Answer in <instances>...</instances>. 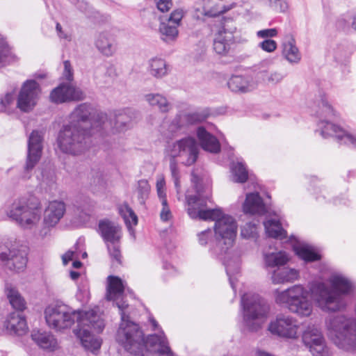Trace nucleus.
Wrapping results in <instances>:
<instances>
[{"label":"nucleus","mask_w":356,"mask_h":356,"mask_svg":"<svg viewBox=\"0 0 356 356\" xmlns=\"http://www.w3.org/2000/svg\"><path fill=\"white\" fill-rule=\"evenodd\" d=\"M31 337L37 346L44 350L54 351L58 348L57 339L49 332L33 330Z\"/></svg>","instance_id":"cd10ccee"},{"label":"nucleus","mask_w":356,"mask_h":356,"mask_svg":"<svg viewBox=\"0 0 356 356\" xmlns=\"http://www.w3.org/2000/svg\"><path fill=\"white\" fill-rule=\"evenodd\" d=\"M7 298L12 307L18 311H22L26 307V302L19 291L11 286H7L6 288Z\"/></svg>","instance_id":"4c0bfd02"},{"label":"nucleus","mask_w":356,"mask_h":356,"mask_svg":"<svg viewBox=\"0 0 356 356\" xmlns=\"http://www.w3.org/2000/svg\"><path fill=\"white\" fill-rule=\"evenodd\" d=\"M148 69L149 74L157 79L166 76L169 71V67L165 60L159 58L150 59Z\"/></svg>","instance_id":"f704fd0d"},{"label":"nucleus","mask_w":356,"mask_h":356,"mask_svg":"<svg viewBox=\"0 0 356 356\" xmlns=\"http://www.w3.org/2000/svg\"><path fill=\"white\" fill-rule=\"evenodd\" d=\"M185 197L188 215L193 220H200V177L197 170L191 172V186Z\"/></svg>","instance_id":"2eb2a0df"},{"label":"nucleus","mask_w":356,"mask_h":356,"mask_svg":"<svg viewBox=\"0 0 356 356\" xmlns=\"http://www.w3.org/2000/svg\"><path fill=\"white\" fill-rule=\"evenodd\" d=\"M56 29L58 35L59 36L60 38L65 39L67 40H70V36L67 33H64V31L62 30V26L59 23L56 24Z\"/></svg>","instance_id":"052dcab7"},{"label":"nucleus","mask_w":356,"mask_h":356,"mask_svg":"<svg viewBox=\"0 0 356 356\" xmlns=\"http://www.w3.org/2000/svg\"><path fill=\"white\" fill-rule=\"evenodd\" d=\"M176 158L171 157L170 162V169L172 174V177L175 179V183L176 187L179 186V170L177 167V162L175 161Z\"/></svg>","instance_id":"5fc2aeb1"},{"label":"nucleus","mask_w":356,"mask_h":356,"mask_svg":"<svg viewBox=\"0 0 356 356\" xmlns=\"http://www.w3.org/2000/svg\"><path fill=\"white\" fill-rule=\"evenodd\" d=\"M65 93V84L61 83L51 92L49 95L50 101L55 104L67 102Z\"/></svg>","instance_id":"37998d69"},{"label":"nucleus","mask_w":356,"mask_h":356,"mask_svg":"<svg viewBox=\"0 0 356 356\" xmlns=\"http://www.w3.org/2000/svg\"><path fill=\"white\" fill-rule=\"evenodd\" d=\"M160 201L162 206L160 211L161 220L163 222L170 221L172 218V213L168 205L167 198L161 199Z\"/></svg>","instance_id":"a18cd8bd"},{"label":"nucleus","mask_w":356,"mask_h":356,"mask_svg":"<svg viewBox=\"0 0 356 356\" xmlns=\"http://www.w3.org/2000/svg\"><path fill=\"white\" fill-rule=\"evenodd\" d=\"M26 248L16 243H7L0 247V261L10 270H23L27 263Z\"/></svg>","instance_id":"4468645a"},{"label":"nucleus","mask_w":356,"mask_h":356,"mask_svg":"<svg viewBox=\"0 0 356 356\" xmlns=\"http://www.w3.org/2000/svg\"><path fill=\"white\" fill-rule=\"evenodd\" d=\"M284 77L285 74L282 72L272 71L268 74L266 81L268 84L276 85L282 82Z\"/></svg>","instance_id":"de8ad7c7"},{"label":"nucleus","mask_w":356,"mask_h":356,"mask_svg":"<svg viewBox=\"0 0 356 356\" xmlns=\"http://www.w3.org/2000/svg\"><path fill=\"white\" fill-rule=\"evenodd\" d=\"M138 117V113L132 108L119 111L115 114L114 129L118 132L129 129L131 122Z\"/></svg>","instance_id":"c85d7f7f"},{"label":"nucleus","mask_w":356,"mask_h":356,"mask_svg":"<svg viewBox=\"0 0 356 356\" xmlns=\"http://www.w3.org/2000/svg\"><path fill=\"white\" fill-rule=\"evenodd\" d=\"M98 232L106 244L113 263L120 264L122 263L120 251L121 227L114 222L104 219L99 222Z\"/></svg>","instance_id":"9b49d317"},{"label":"nucleus","mask_w":356,"mask_h":356,"mask_svg":"<svg viewBox=\"0 0 356 356\" xmlns=\"http://www.w3.org/2000/svg\"><path fill=\"white\" fill-rule=\"evenodd\" d=\"M215 129L212 123H206L202 125V149L216 154L220 150V145L218 140L211 133Z\"/></svg>","instance_id":"bb28decb"},{"label":"nucleus","mask_w":356,"mask_h":356,"mask_svg":"<svg viewBox=\"0 0 356 356\" xmlns=\"http://www.w3.org/2000/svg\"><path fill=\"white\" fill-rule=\"evenodd\" d=\"M200 115L198 113H181L177 114L168 127L171 134L181 131L191 126H195L196 136L200 139Z\"/></svg>","instance_id":"aec40b11"},{"label":"nucleus","mask_w":356,"mask_h":356,"mask_svg":"<svg viewBox=\"0 0 356 356\" xmlns=\"http://www.w3.org/2000/svg\"><path fill=\"white\" fill-rule=\"evenodd\" d=\"M7 216L24 229H32L40 220V211L31 207L26 197L15 199L6 209Z\"/></svg>","instance_id":"1a4fd4ad"},{"label":"nucleus","mask_w":356,"mask_h":356,"mask_svg":"<svg viewBox=\"0 0 356 356\" xmlns=\"http://www.w3.org/2000/svg\"><path fill=\"white\" fill-rule=\"evenodd\" d=\"M74 252L72 250H68L65 252L63 257V262L65 265H66L70 261H71L74 257Z\"/></svg>","instance_id":"680f3d73"},{"label":"nucleus","mask_w":356,"mask_h":356,"mask_svg":"<svg viewBox=\"0 0 356 356\" xmlns=\"http://www.w3.org/2000/svg\"><path fill=\"white\" fill-rule=\"evenodd\" d=\"M202 220L215 221V236L219 244L225 245L222 251L225 252L233 245L237 232L236 222L232 216L222 215L220 209L209 208L202 195Z\"/></svg>","instance_id":"423d86ee"},{"label":"nucleus","mask_w":356,"mask_h":356,"mask_svg":"<svg viewBox=\"0 0 356 356\" xmlns=\"http://www.w3.org/2000/svg\"><path fill=\"white\" fill-rule=\"evenodd\" d=\"M44 317L48 326L56 331L70 328L76 321L79 328L75 334L83 348L92 353L100 348L102 340L92 334V332H102L105 327L103 313L99 308L74 311L65 304L57 302L46 307Z\"/></svg>","instance_id":"7ed1b4c3"},{"label":"nucleus","mask_w":356,"mask_h":356,"mask_svg":"<svg viewBox=\"0 0 356 356\" xmlns=\"http://www.w3.org/2000/svg\"><path fill=\"white\" fill-rule=\"evenodd\" d=\"M64 84L67 102L84 99L85 95L79 88L70 83Z\"/></svg>","instance_id":"58836bf2"},{"label":"nucleus","mask_w":356,"mask_h":356,"mask_svg":"<svg viewBox=\"0 0 356 356\" xmlns=\"http://www.w3.org/2000/svg\"><path fill=\"white\" fill-rule=\"evenodd\" d=\"M80 274L78 272L76 271H71L70 272V277L73 280H76L79 277Z\"/></svg>","instance_id":"338daca9"},{"label":"nucleus","mask_w":356,"mask_h":356,"mask_svg":"<svg viewBox=\"0 0 356 356\" xmlns=\"http://www.w3.org/2000/svg\"><path fill=\"white\" fill-rule=\"evenodd\" d=\"M218 113L210 108H204L202 110V125H204L203 121L209 118L215 117L217 115ZM207 122H205L206 124Z\"/></svg>","instance_id":"13d9d810"},{"label":"nucleus","mask_w":356,"mask_h":356,"mask_svg":"<svg viewBox=\"0 0 356 356\" xmlns=\"http://www.w3.org/2000/svg\"><path fill=\"white\" fill-rule=\"evenodd\" d=\"M106 298L115 302L121 316V323L116 335L117 341L131 354L138 356H177L171 350L168 341L161 332L160 334H151L145 341L139 326L129 321V305L122 299L124 293L122 280L116 276H109Z\"/></svg>","instance_id":"f03ea898"},{"label":"nucleus","mask_w":356,"mask_h":356,"mask_svg":"<svg viewBox=\"0 0 356 356\" xmlns=\"http://www.w3.org/2000/svg\"><path fill=\"white\" fill-rule=\"evenodd\" d=\"M328 335L334 343L346 351H356V319L337 315L326 321Z\"/></svg>","instance_id":"0eeeda50"},{"label":"nucleus","mask_w":356,"mask_h":356,"mask_svg":"<svg viewBox=\"0 0 356 356\" xmlns=\"http://www.w3.org/2000/svg\"><path fill=\"white\" fill-rule=\"evenodd\" d=\"M157 8L162 13L168 12L172 7V0H154Z\"/></svg>","instance_id":"6e6d98bb"},{"label":"nucleus","mask_w":356,"mask_h":356,"mask_svg":"<svg viewBox=\"0 0 356 356\" xmlns=\"http://www.w3.org/2000/svg\"><path fill=\"white\" fill-rule=\"evenodd\" d=\"M156 188L159 200L167 198L165 193V181L163 175H160L157 177Z\"/></svg>","instance_id":"8fccbe9b"},{"label":"nucleus","mask_w":356,"mask_h":356,"mask_svg":"<svg viewBox=\"0 0 356 356\" xmlns=\"http://www.w3.org/2000/svg\"><path fill=\"white\" fill-rule=\"evenodd\" d=\"M270 6L276 10L281 13L286 12L289 8V4L286 0H268Z\"/></svg>","instance_id":"864d4df0"},{"label":"nucleus","mask_w":356,"mask_h":356,"mask_svg":"<svg viewBox=\"0 0 356 356\" xmlns=\"http://www.w3.org/2000/svg\"><path fill=\"white\" fill-rule=\"evenodd\" d=\"M106 115L98 113L90 104L82 103L76 106L69 116V124L90 130L89 127H100Z\"/></svg>","instance_id":"f8f14e48"},{"label":"nucleus","mask_w":356,"mask_h":356,"mask_svg":"<svg viewBox=\"0 0 356 356\" xmlns=\"http://www.w3.org/2000/svg\"><path fill=\"white\" fill-rule=\"evenodd\" d=\"M90 183L92 186H101L104 184L103 174L98 170H92L90 173Z\"/></svg>","instance_id":"603ef678"},{"label":"nucleus","mask_w":356,"mask_h":356,"mask_svg":"<svg viewBox=\"0 0 356 356\" xmlns=\"http://www.w3.org/2000/svg\"><path fill=\"white\" fill-rule=\"evenodd\" d=\"M41 90L35 80L25 81L18 95L17 106L24 112L31 111L40 98Z\"/></svg>","instance_id":"f3484780"},{"label":"nucleus","mask_w":356,"mask_h":356,"mask_svg":"<svg viewBox=\"0 0 356 356\" xmlns=\"http://www.w3.org/2000/svg\"><path fill=\"white\" fill-rule=\"evenodd\" d=\"M282 56L291 64H298L301 60V53L292 35L287 36L282 43Z\"/></svg>","instance_id":"c756f323"},{"label":"nucleus","mask_w":356,"mask_h":356,"mask_svg":"<svg viewBox=\"0 0 356 356\" xmlns=\"http://www.w3.org/2000/svg\"><path fill=\"white\" fill-rule=\"evenodd\" d=\"M299 277V271L294 268H277L271 275L273 284H283L297 280Z\"/></svg>","instance_id":"473e14b6"},{"label":"nucleus","mask_w":356,"mask_h":356,"mask_svg":"<svg viewBox=\"0 0 356 356\" xmlns=\"http://www.w3.org/2000/svg\"><path fill=\"white\" fill-rule=\"evenodd\" d=\"M14 102V95L12 93H7L5 97L1 99V104L3 106L6 107Z\"/></svg>","instance_id":"bf43d9fd"},{"label":"nucleus","mask_w":356,"mask_h":356,"mask_svg":"<svg viewBox=\"0 0 356 356\" xmlns=\"http://www.w3.org/2000/svg\"><path fill=\"white\" fill-rule=\"evenodd\" d=\"M258 47L267 53H273L277 49V44L273 40H264L258 44Z\"/></svg>","instance_id":"09e8293b"},{"label":"nucleus","mask_w":356,"mask_h":356,"mask_svg":"<svg viewBox=\"0 0 356 356\" xmlns=\"http://www.w3.org/2000/svg\"><path fill=\"white\" fill-rule=\"evenodd\" d=\"M200 146V139L188 136L169 145L170 155L172 158H179L184 165L191 166L198 159Z\"/></svg>","instance_id":"ddd939ff"},{"label":"nucleus","mask_w":356,"mask_h":356,"mask_svg":"<svg viewBox=\"0 0 356 356\" xmlns=\"http://www.w3.org/2000/svg\"><path fill=\"white\" fill-rule=\"evenodd\" d=\"M118 209L120 216L123 218L127 225L130 226L137 224V216L127 204L120 205Z\"/></svg>","instance_id":"a19ab883"},{"label":"nucleus","mask_w":356,"mask_h":356,"mask_svg":"<svg viewBox=\"0 0 356 356\" xmlns=\"http://www.w3.org/2000/svg\"><path fill=\"white\" fill-rule=\"evenodd\" d=\"M243 211L247 214L261 216L266 212V207L258 193H250L246 194Z\"/></svg>","instance_id":"393cba45"},{"label":"nucleus","mask_w":356,"mask_h":356,"mask_svg":"<svg viewBox=\"0 0 356 356\" xmlns=\"http://www.w3.org/2000/svg\"><path fill=\"white\" fill-rule=\"evenodd\" d=\"M229 88L235 92H248L253 90L254 83L250 76H232L227 82Z\"/></svg>","instance_id":"2f4dec72"},{"label":"nucleus","mask_w":356,"mask_h":356,"mask_svg":"<svg viewBox=\"0 0 356 356\" xmlns=\"http://www.w3.org/2000/svg\"><path fill=\"white\" fill-rule=\"evenodd\" d=\"M267 330L273 337L284 340H297L301 335L300 322L287 314H279L271 319Z\"/></svg>","instance_id":"9d476101"},{"label":"nucleus","mask_w":356,"mask_h":356,"mask_svg":"<svg viewBox=\"0 0 356 356\" xmlns=\"http://www.w3.org/2000/svg\"><path fill=\"white\" fill-rule=\"evenodd\" d=\"M327 282L331 286L325 282L314 280L309 282L308 290L296 284L282 291H275V301L300 318L309 317L313 312V303L308 299L309 294L316 306L324 312L343 310L346 302L342 296L353 291V282L341 273H332Z\"/></svg>","instance_id":"f257e3e1"},{"label":"nucleus","mask_w":356,"mask_h":356,"mask_svg":"<svg viewBox=\"0 0 356 356\" xmlns=\"http://www.w3.org/2000/svg\"><path fill=\"white\" fill-rule=\"evenodd\" d=\"M65 211V203L62 201H52L49 203L44 213V227L39 232L41 237L49 234L50 228L55 226L63 216Z\"/></svg>","instance_id":"6ab92c4d"},{"label":"nucleus","mask_w":356,"mask_h":356,"mask_svg":"<svg viewBox=\"0 0 356 356\" xmlns=\"http://www.w3.org/2000/svg\"><path fill=\"white\" fill-rule=\"evenodd\" d=\"M278 31L275 28L259 30L256 33L257 38L264 40H272L271 38L276 37Z\"/></svg>","instance_id":"3c124183"},{"label":"nucleus","mask_w":356,"mask_h":356,"mask_svg":"<svg viewBox=\"0 0 356 356\" xmlns=\"http://www.w3.org/2000/svg\"><path fill=\"white\" fill-rule=\"evenodd\" d=\"M288 260V255L283 251L264 252V264L267 268H279L286 264Z\"/></svg>","instance_id":"72a5a7b5"},{"label":"nucleus","mask_w":356,"mask_h":356,"mask_svg":"<svg viewBox=\"0 0 356 356\" xmlns=\"http://www.w3.org/2000/svg\"><path fill=\"white\" fill-rule=\"evenodd\" d=\"M41 186L46 190L51 191L54 188L56 184L55 173L52 170H44L42 172Z\"/></svg>","instance_id":"c03bdc74"},{"label":"nucleus","mask_w":356,"mask_h":356,"mask_svg":"<svg viewBox=\"0 0 356 356\" xmlns=\"http://www.w3.org/2000/svg\"><path fill=\"white\" fill-rule=\"evenodd\" d=\"M233 181L237 183H244L248 177V170L242 162H237L232 168Z\"/></svg>","instance_id":"ea45409f"},{"label":"nucleus","mask_w":356,"mask_h":356,"mask_svg":"<svg viewBox=\"0 0 356 356\" xmlns=\"http://www.w3.org/2000/svg\"><path fill=\"white\" fill-rule=\"evenodd\" d=\"M63 65H64V70H63V77L69 81H72L74 72H73V69H72L70 62L69 60H65L63 62Z\"/></svg>","instance_id":"4d7b16f0"},{"label":"nucleus","mask_w":356,"mask_h":356,"mask_svg":"<svg viewBox=\"0 0 356 356\" xmlns=\"http://www.w3.org/2000/svg\"><path fill=\"white\" fill-rule=\"evenodd\" d=\"M226 272L227 275L229 276V280L231 284L232 288L235 291V286L234 284V281L231 277V273H232V268L229 264H226Z\"/></svg>","instance_id":"e2e57ef3"},{"label":"nucleus","mask_w":356,"mask_h":356,"mask_svg":"<svg viewBox=\"0 0 356 356\" xmlns=\"http://www.w3.org/2000/svg\"><path fill=\"white\" fill-rule=\"evenodd\" d=\"M91 136V130L81 129L68 124L60 131L58 145L64 153L79 155L90 146Z\"/></svg>","instance_id":"6e6552de"},{"label":"nucleus","mask_w":356,"mask_h":356,"mask_svg":"<svg viewBox=\"0 0 356 356\" xmlns=\"http://www.w3.org/2000/svg\"><path fill=\"white\" fill-rule=\"evenodd\" d=\"M318 109L317 115L321 118L317 124L316 133H318L324 138L335 137L341 143L348 145H352L356 148V135L349 134L341 127L332 124L327 119H332L335 115L332 106L329 104L327 98L323 92H320L316 97Z\"/></svg>","instance_id":"20e7f679"},{"label":"nucleus","mask_w":356,"mask_h":356,"mask_svg":"<svg viewBox=\"0 0 356 356\" xmlns=\"http://www.w3.org/2000/svg\"><path fill=\"white\" fill-rule=\"evenodd\" d=\"M150 191V186L145 179L138 181L137 193L140 204H143L147 199Z\"/></svg>","instance_id":"79ce46f5"},{"label":"nucleus","mask_w":356,"mask_h":356,"mask_svg":"<svg viewBox=\"0 0 356 356\" xmlns=\"http://www.w3.org/2000/svg\"><path fill=\"white\" fill-rule=\"evenodd\" d=\"M149 321H150L152 327H154V329H156L159 327V324L154 318H150Z\"/></svg>","instance_id":"774afa93"},{"label":"nucleus","mask_w":356,"mask_h":356,"mask_svg":"<svg viewBox=\"0 0 356 356\" xmlns=\"http://www.w3.org/2000/svg\"><path fill=\"white\" fill-rule=\"evenodd\" d=\"M42 133L37 130L31 132L28 140V155L25 170H32L40 159L42 151Z\"/></svg>","instance_id":"4be33fe9"},{"label":"nucleus","mask_w":356,"mask_h":356,"mask_svg":"<svg viewBox=\"0 0 356 356\" xmlns=\"http://www.w3.org/2000/svg\"><path fill=\"white\" fill-rule=\"evenodd\" d=\"M193 17L195 19H198L200 18V15H199V8H198V7L195 6V7L193 8Z\"/></svg>","instance_id":"69168bd1"},{"label":"nucleus","mask_w":356,"mask_h":356,"mask_svg":"<svg viewBox=\"0 0 356 356\" xmlns=\"http://www.w3.org/2000/svg\"><path fill=\"white\" fill-rule=\"evenodd\" d=\"M5 327L10 334L18 336L24 334L28 330L25 317L18 312H12L8 316Z\"/></svg>","instance_id":"a878e982"},{"label":"nucleus","mask_w":356,"mask_h":356,"mask_svg":"<svg viewBox=\"0 0 356 356\" xmlns=\"http://www.w3.org/2000/svg\"><path fill=\"white\" fill-rule=\"evenodd\" d=\"M95 47L104 56H112L117 50V42L115 34L111 31L99 32L95 38Z\"/></svg>","instance_id":"5701e85b"},{"label":"nucleus","mask_w":356,"mask_h":356,"mask_svg":"<svg viewBox=\"0 0 356 356\" xmlns=\"http://www.w3.org/2000/svg\"><path fill=\"white\" fill-rule=\"evenodd\" d=\"M184 15L182 9H176L171 13L166 21L160 22L159 33L162 41L172 44L177 40L179 35L178 27L181 24Z\"/></svg>","instance_id":"dca6fc26"},{"label":"nucleus","mask_w":356,"mask_h":356,"mask_svg":"<svg viewBox=\"0 0 356 356\" xmlns=\"http://www.w3.org/2000/svg\"><path fill=\"white\" fill-rule=\"evenodd\" d=\"M236 28L234 25L225 24L219 30L213 40V49L216 54L226 56L229 54L232 45L234 43Z\"/></svg>","instance_id":"412c9836"},{"label":"nucleus","mask_w":356,"mask_h":356,"mask_svg":"<svg viewBox=\"0 0 356 356\" xmlns=\"http://www.w3.org/2000/svg\"><path fill=\"white\" fill-rule=\"evenodd\" d=\"M243 326L248 332H257L269 317L270 306L258 294H245L241 298Z\"/></svg>","instance_id":"39448f33"},{"label":"nucleus","mask_w":356,"mask_h":356,"mask_svg":"<svg viewBox=\"0 0 356 356\" xmlns=\"http://www.w3.org/2000/svg\"><path fill=\"white\" fill-rule=\"evenodd\" d=\"M293 249L295 253L306 262H312L321 259V255L315 251L314 248L307 243H302L294 238Z\"/></svg>","instance_id":"7c9ffc66"},{"label":"nucleus","mask_w":356,"mask_h":356,"mask_svg":"<svg viewBox=\"0 0 356 356\" xmlns=\"http://www.w3.org/2000/svg\"><path fill=\"white\" fill-rule=\"evenodd\" d=\"M145 99L150 106H156L163 113L168 112L172 107L166 97L159 93L147 94L145 96Z\"/></svg>","instance_id":"e433bc0d"},{"label":"nucleus","mask_w":356,"mask_h":356,"mask_svg":"<svg viewBox=\"0 0 356 356\" xmlns=\"http://www.w3.org/2000/svg\"><path fill=\"white\" fill-rule=\"evenodd\" d=\"M204 15L216 17L232 10L236 6L234 2L225 0H203Z\"/></svg>","instance_id":"b1692460"},{"label":"nucleus","mask_w":356,"mask_h":356,"mask_svg":"<svg viewBox=\"0 0 356 356\" xmlns=\"http://www.w3.org/2000/svg\"><path fill=\"white\" fill-rule=\"evenodd\" d=\"M266 232L269 237L283 239L286 237V232L282 227L279 220L268 219L264 222Z\"/></svg>","instance_id":"c9c22d12"},{"label":"nucleus","mask_w":356,"mask_h":356,"mask_svg":"<svg viewBox=\"0 0 356 356\" xmlns=\"http://www.w3.org/2000/svg\"><path fill=\"white\" fill-rule=\"evenodd\" d=\"M257 233V227L256 224L252 222L246 223L241 229V236L243 238H249L254 237Z\"/></svg>","instance_id":"49530a36"},{"label":"nucleus","mask_w":356,"mask_h":356,"mask_svg":"<svg viewBox=\"0 0 356 356\" xmlns=\"http://www.w3.org/2000/svg\"><path fill=\"white\" fill-rule=\"evenodd\" d=\"M303 343L309 348L314 356H321L324 352L325 340L321 330L313 324H309L302 334Z\"/></svg>","instance_id":"a211bd4d"},{"label":"nucleus","mask_w":356,"mask_h":356,"mask_svg":"<svg viewBox=\"0 0 356 356\" xmlns=\"http://www.w3.org/2000/svg\"><path fill=\"white\" fill-rule=\"evenodd\" d=\"M76 6L83 13H86L88 8V3L83 1H78Z\"/></svg>","instance_id":"0e129e2a"}]
</instances>
